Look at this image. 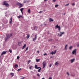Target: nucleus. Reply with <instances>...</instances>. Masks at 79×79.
Masks as SVG:
<instances>
[{"label":"nucleus","mask_w":79,"mask_h":79,"mask_svg":"<svg viewBox=\"0 0 79 79\" xmlns=\"http://www.w3.org/2000/svg\"><path fill=\"white\" fill-rule=\"evenodd\" d=\"M12 36V34H11L10 35L7 34L6 35V40L8 39H9L10 37Z\"/></svg>","instance_id":"nucleus-1"},{"label":"nucleus","mask_w":79,"mask_h":79,"mask_svg":"<svg viewBox=\"0 0 79 79\" xmlns=\"http://www.w3.org/2000/svg\"><path fill=\"white\" fill-rule=\"evenodd\" d=\"M55 29L58 28L59 31H60L61 29V27L60 26H58V25L57 24V25L55 27Z\"/></svg>","instance_id":"nucleus-2"},{"label":"nucleus","mask_w":79,"mask_h":79,"mask_svg":"<svg viewBox=\"0 0 79 79\" xmlns=\"http://www.w3.org/2000/svg\"><path fill=\"white\" fill-rule=\"evenodd\" d=\"M17 5L19 6V8H21V7L23 6V5L19 2L17 3Z\"/></svg>","instance_id":"nucleus-3"},{"label":"nucleus","mask_w":79,"mask_h":79,"mask_svg":"<svg viewBox=\"0 0 79 79\" xmlns=\"http://www.w3.org/2000/svg\"><path fill=\"white\" fill-rule=\"evenodd\" d=\"M3 5H5L6 6H9V4L8 3H6V2H4Z\"/></svg>","instance_id":"nucleus-4"},{"label":"nucleus","mask_w":79,"mask_h":79,"mask_svg":"<svg viewBox=\"0 0 79 79\" xmlns=\"http://www.w3.org/2000/svg\"><path fill=\"white\" fill-rule=\"evenodd\" d=\"M60 33L61 34H60L59 33H58V35H59V37H61L62 36V35L63 34H64V32H62L61 31H60Z\"/></svg>","instance_id":"nucleus-5"},{"label":"nucleus","mask_w":79,"mask_h":79,"mask_svg":"<svg viewBox=\"0 0 79 79\" xmlns=\"http://www.w3.org/2000/svg\"><path fill=\"white\" fill-rule=\"evenodd\" d=\"M77 50V49H75L74 50H73V51L72 53L73 54V55H74L75 53L76 54V51Z\"/></svg>","instance_id":"nucleus-6"},{"label":"nucleus","mask_w":79,"mask_h":79,"mask_svg":"<svg viewBox=\"0 0 79 79\" xmlns=\"http://www.w3.org/2000/svg\"><path fill=\"white\" fill-rule=\"evenodd\" d=\"M43 68H44L45 67V66H46V64H47V63L45 62H44L43 63Z\"/></svg>","instance_id":"nucleus-7"},{"label":"nucleus","mask_w":79,"mask_h":79,"mask_svg":"<svg viewBox=\"0 0 79 79\" xmlns=\"http://www.w3.org/2000/svg\"><path fill=\"white\" fill-rule=\"evenodd\" d=\"M37 39V35H35V38L33 39V41H34Z\"/></svg>","instance_id":"nucleus-8"},{"label":"nucleus","mask_w":79,"mask_h":79,"mask_svg":"<svg viewBox=\"0 0 79 79\" xmlns=\"http://www.w3.org/2000/svg\"><path fill=\"white\" fill-rule=\"evenodd\" d=\"M74 61H75V59H74V58H73V59L70 60V61L71 62V63H73V62H74Z\"/></svg>","instance_id":"nucleus-9"},{"label":"nucleus","mask_w":79,"mask_h":79,"mask_svg":"<svg viewBox=\"0 0 79 79\" xmlns=\"http://www.w3.org/2000/svg\"><path fill=\"white\" fill-rule=\"evenodd\" d=\"M6 52L3 51L1 54V55H3L6 54Z\"/></svg>","instance_id":"nucleus-10"},{"label":"nucleus","mask_w":79,"mask_h":79,"mask_svg":"<svg viewBox=\"0 0 79 79\" xmlns=\"http://www.w3.org/2000/svg\"><path fill=\"white\" fill-rule=\"evenodd\" d=\"M26 44H24V45L23 46V47L22 48V49H24V48L26 47Z\"/></svg>","instance_id":"nucleus-11"},{"label":"nucleus","mask_w":79,"mask_h":79,"mask_svg":"<svg viewBox=\"0 0 79 79\" xmlns=\"http://www.w3.org/2000/svg\"><path fill=\"white\" fill-rule=\"evenodd\" d=\"M68 47V45L67 44H66L65 46V48H64V50H67V47Z\"/></svg>","instance_id":"nucleus-12"},{"label":"nucleus","mask_w":79,"mask_h":79,"mask_svg":"<svg viewBox=\"0 0 79 79\" xmlns=\"http://www.w3.org/2000/svg\"><path fill=\"white\" fill-rule=\"evenodd\" d=\"M49 22H52V21H53V20L51 18H50L49 19Z\"/></svg>","instance_id":"nucleus-13"},{"label":"nucleus","mask_w":79,"mask_h":79,"mask_svg":"<svg viewBox=\"0 0 79 79\" xmlns=\"http://www.w3.org/2000/svg\"><path fill=\"white\" fill-rule=\"evenodd\" d=\"M24 9L23 8H21V9H20V11H21V12L22 13V14H23V9Z\"/></svg>","instance_id":"nucleus-14"},{"label":"nucleus","mask_w":79,"mask_h":79,"mask_svg":"<svg viewBox=\"0 0 79 79\" xmlns=\"http://www.w3.org/2000/svg\"><path fill=\"white\" fill-rule=\"evenodd\" d=\"M30 37V35H29V34H28L27 35V39H29V38Z\"/></svg>","instance_id":"nucleus-15"},{"label":"nucleus","mask_w":79,"mask_h":79,"mask_svg":"<svg viewBox=\"0 0 79 79\" xmlns=\"http://www.w3.org/2000/svg\"><path fill=\"white\" fill-rule=\"evenodd\" d=\"M18 67V64H15V68H16Z\"/></svg>","instance_id":"nucleus-16"},{"label":"nucleus","mask_w":79,"mask_h":79,"mask_svg":"<svg viewBox=\"0 0 79 79\" xmlns=\"http://www.w3.org/2000/svg\"><path fill=\"white\" fill-rule=\"evenodd\" d=\"M18 18H23V16L22 15H19V16H18Z\"/></svg>","instance_id":"nucleus-17"},{"label":"nucleus","mask_w":79,"mask_h":79,"mask_svg":"<svg viewBox=\"0 0 79 79\" xmlns=\"http://www.w3.org/2000/svg\"><path fill=\"white\" fill-rule=\"evenodd\" d=\"M10 74L12 75L11 77H13V76L14 75V74L13 73H10Z\"/></svg>","instance_id":"nucleus-18"},{"label":"nucleus","mask_w":79,"mask_h":79,"mask_svg":"<svg viewBox=\"0 0 79 79\" xmlns=\"http://www.w3.org/2000/svg\"><path fill=\"white\" fill-rule=\"evenodd\" d=\"M50 54H51V55H53V54H54V52H50Z\"/></svg>","instance_id":"nucleus-19"},{"label":"nucleus","mask_w":79,"mask_h":79,"mask_svg":"<svg viewBox=\"0 0 79 79\" xmlns=\"http://www.w3.org/2000/svg\"><path fill=\"white\" fill-rule=\"evenodd\" d=\"M73 48L72 46H70L69 47V50H71V49H72V48Z\"/></svg>","instance_id":"nucleus-20"},{"label":"nucleus","mask_w":79,"mask_h":79,"mask_svg":"<svg viewBox=\"0 0 79 79\" xmlns=\"http://www.w3.org/2000/svg\"><path fill=\"white\" fill-rule=\"evenodd\" d=\"M10 19V24H11V23H12V18H11V19Z\"/></svg>","instance_id":"nucleus-21"},{"label":"nucleus","mask_w":79,"mask_h":79,"mask_svg":"<svg viewBox=\"0 0 79 79\" xmlns=\"http://www.w3.org/2000/svg\"><path fill=\"white\" fill-rule=\"evenodd\" d=\"M40 60V59H36V61L37 62H39V61Z\"/></svg>","instance_id":"nucleus-22"},{"label":"nucleus","mask_w":79,"mask_h":79,"mask_svg":"<svg viewBox=\"0 0 79 79\" xmlns=\"http://www.w3.org/2000/svg\"><path fill=\"white\" fill-rule=\"evenodd\" d=\"M69 3H68L67 4H66L65 5V6H69Z\"/></svg>","instance_id":"nucleus-23"},{"label":"nucleus","mask_w":79,"mask_h":79,"mask_svg":"<svg viewBox=\"0 0 79 79\" xmlns=\"http://www.w3.org/2000/svg\"><path fill=\"white\" fill-rule=\"evenodd\" d=\"M34 29H35V30H37V27H35Z\"/></svg>","instance_id":"nucleus-24"},{"label":"nucleus","mask_w":79,"mask_h":79,"mask_svg":"<svg viewBox=\"0 0 79 79\" xmlns=\"http://www.w3.org/2000/svg\"><path fill=\"white\" fill-rule=\"evenodd\" d=\"M37 65H35V69H37Z\"/></svg>","instance_id":"nucleus-25"},{"label":"nucleus","mask_w":79,"mask_h":79,"mask_svg":"<svg viewBox=\"0 0 79 79\" xmlns=\"http://www.w3.org/2000/svg\"><path fill=\"white\" fill-rule=\"evenodd\" d=\"M55 64V65H57V64H58V62H56Z\"/></svg>","instance_id":"nucleus-26"},{"label":"nucleus","mask_w":79,"mask_h":79,"mask_svg":"<svg viewBox=\"0 0 79 79\" xmlns=\"http://www.w3.org/2000/svg\"><path fill=\"white\" fill-rule=\"evenodd\" d=\"M59 6V5H58V4H57V5H56L55 6V7L56 8V7H58V6Z\"/></svg>","instance_id":"nucleus-27"},{"label":"nucleus","mask_w":79,"mask_h":79,"mask_svg":"<svg viewBox=\"0 0 79 79\" xmlns=\"http://www.w3.org/2000/svg\"><path fill=\"white\" fill-rule=\"evenodd\" d=\"M28 13H30L31 12V10H30V9H29L28 10Z\"/></svg>","instance_id":"nucleus-28"},{"label":"nucleus","mask_w":79,"mask_h":79,"mask_svg":"<svg viewBox=\"0 0 79 79\" xmlns=\"http://www.w3.org/2000/svg\"><path fill=\"white\" fill-rule=\"evenodd\" d=\"M41 70V68H40V69H39L38 70V72H40Z\"/></svg>","instance_id":"nucleus-29"},{"label":"nucleus","mask_w":79,"mask_h":79,"mask_svg":"<svg viewBox=\"0 0 79 79\" xmlns=\"http://www.w3.org/2000/svg\"><path fill=\"white\" fill-rule=\"evenodd\" d=\"M67 74L68 76H69V73L68 72H67Z\"/></svg>","instance_id":"nucleus-30"},{"label":"nucleus","mask_w":79,"mask_h":79,"mask_svg":"<svg viewBox=\"0 0 79 79\" xmlns=\"http://www.w3.org/2000/svg\"><path fill=\"white\" fill-rule=\"evenodd\" d=\"M44 56H47V54L45 53L43 55Z\"/></svg>","instance_id":"nucleus-31"},{"label":"nucleus","mask_w":79,"mask_h":79,"mask_svg":"<svg viewBox=\"0 0 79 79\" xmlns=\"http://www.w3.org/2000/svg\"><path fill=\"white\" fill-rule=\"evenodd\" d=\"M21 69H22L20 68V69H18L17 71H19L21 70Z\"/></svg>","instance_id":"nucleus-32"},{"label":"nucleus","mask_w":79,"mask_h":79,"mask_svg":"<svg viewBox=\"0 0 79 79\" xmlns=\"http://www.w3.org/2000/svg\"><path fill=\"white\" fill-rule=\"evenodd\" d=\"M21 43L20 42H19L18 43V44L19 45H20V44H21Z\"/></svg>","instance_id":"nucleus-33"},{"label":"nucleus","mask_w":79,"mask_h":79,"mask_svg":"<svg viewBox=\"0 0 79 79\" xmlns=\"http://www.w3.org/2000/svg\"><path fill=\"white\" fill-rule=\"evenodd\" d=\"M19 56H17V59L18 60H19Z\"/></svg>","instance_id":"nucleus-34"},{"label":"nucleus","mask_w":79,"mask_h":79,"mask_svg":"<svg viewBox=\"0 0 79 79\" xmlns=\"http://www.w3.org/2000/svg\"><path fill=\"white\" fill-rule=\"evenodd\" d=\"M9 52H10V53H12V51H11V50L9 49Z\"/></svg>","instance_id":"nucleus-35"},{"label":"nucleus","mask_w":79,"mask_h":79,"mask_svg":"<svg viewBox=\"0 0 79 79\" xmlns=\"http://www.w3.org/2000/svg\"><path fill=\"white\" fill-rule=\"evenodd\" d=\"M56 50L54 51V54H55L56 53Z\"/></svg>","instance_id":"nucleus-36"},{"label":"nucleus","mask_w":79,"mask_h":79,"mask_svg":"<svg viewBox=\"0 0 79 79\" xmlns=\"http://www.w3.org/2000/svg\"><path fill=\"white\" fill-rule=\"evenodd\" d=\"M28 47H27L26 49V50H25V52L27 51V50H28Z\"/></svg>","instance_id":"nucleus-37"},{"label":"nucleus","mask_w":79,"mask_h":79,"mask_svg":"<svg viewBox=\"0 0 79 79\" xmlns=\"http://www.w3.org/2000/svg\"><path fill=\"white\" fill-rule=\"evenodd\" d=\"M31 60H29L28 61V64H29V63H30V62H31Z\"/></svg>","instance_id":"nucleus-38"},{"label":"nucleus","mask_w":79,"mask_h":79,"mask_svg":"<svg viewBox=\"0 0 79 79\" xmlns=\"http://www.w3.org/2000/svg\"><path fill=\"white\" fill-rule=\"evenodd\" d=\"M29 69H32V66H31L30 67Z\"/></svg>","instance_id":"nucleus-39"},{"label":"nucleus","mask_w":79,"mask_h":79,"mask_svg":"<svg viewBox=\"0 0 79 79\" xmlns=\"http://www.w3.org/2000/svg\"><path fill=\"white\" fill-rule=\"evenodd\" d=\"M42 11H40V12H39V13H42Z\"/></svg>","instance_id":"nucleus-40"},{"label":"nucleus","mask_w":79,"mask_h":79,"mask_svg":"<svg viewBox=\"0 0 79 79\" xmlns=\"http://www.w3.org/2000/svg\"><path fill=\"white\" fill-rule=\"evenodd\" d=\"M52 79V77H49V79Z\"/></svg>","instance_id":"nucleus-41"},{"label":"nucleus","mask_w":79,"mask_h":79,"mask_svg":"<svg viewBox=\"0 0 79 79\" xmlns=\"http://www.w3.org/2000/svg\"><path fill=\"white\" fill-rule=\"evenodd\" d=\"M72 5H73V6H74V5H75V4L74 3H73L72 4Z\"/></svg>","instance_id":"nucleus-42"},{"label":"nucleus","mask_w":79,"mask_h":79,"mask_svg":"<svg viewBox=\"0 0 79 79\" xmlns=\"http://www.w3.org/2000/svg\"><path fill=\"white\" fill-rule=\"evenodd\" d=\"M77 47H79V44H77Z\"/></svg>","instance_id":"nucleus-43"},{"label":"nucleus","mask_w":79,"mask_h":79,"mask_svg":"<svg viewBox=\"0 0 79 79\" xmlns=\"http://www.w3.org/2000/svg\"><path fill=\"white\" fill-rule=\"evenodd\" d=\"M52 66V64H50L49 66V68H50Z\"/></svg>","instance_id":"nucleus-44"},{"label":"nucleus","mask_w":79,"mask_h":79,"mask_svg":"<svg viewBox=\"0 0 79 79\" xmlns=\"http://www.w3.org/2000/svg\"><path fill=\"white\" fill-rule=\"evenodd\" d=\"M25 77H23L21 79H24Z\"/></svg>","instance_id":"nucleus-45"},{"label":"nucleus","mask_w":79,"mask_h":79,"mask_svg":"<svg viewBox=\"0 0 79 79\" xmlns=\"http://www.w3.org/2000/svg\"><path fill=\"white\" fill-rule=\"evenodd\" d=\"M53 2H56V0H53Z\"/></svg>","instance_id":"nucleus-46"},{"label":"nucleus","mask_w":79,"mask_h":79,"mask_svg":"<svg viewBox=\"0 0 79 79\" xmlns=\"http://www.w3.org/2000/svg\"><path fill=\"white\" fill-rule=\"evenodd\" d=\"M37 75L38 76H40V75H39V73H38L37 74Z\"/></svg>","instance_id":"nucleus-47"},{"label":"nucleus","mask_w":79,"mask_h":79,"mask_svg":"<svg viewBox=\"0 0 79 79\" xmlns=\"http://www.w3.org/2000/svg\"><path fill=\"white\" fill-rule=\"evenodd\" d=\"M27 1H24V3H26V2H27Z\"/></svg>","instance_id":"nucleus-48"},{"label":"nucleus","mask_w":79,"mask_h":79,"mask_svg":"<svg viewBox=\"0 0 79 79\" xmlns=\"http://www.w3.org/2000/svg\"><path fill=\"white\" fill-rule=\"evenodd\" d=\"M53 56H50V58H53Z\"/></svg>","instance_id":"nucleus-49"},{"label":"nucleus","mask_w":79,"mask_h":79,"mask_svg":"<svg viewBox=\"0 0 79 79\" xmlns=\"http://www.w3.org/2000/svg\"><path fill=\"white\" fill-rule=\"evenodd\" d=\"M40 67H38L37 69H39L40 68Z\"/></svg>","instance_id":"nucleus-50"},{"label":"nucleus","mask_w":79,"mask_h":79,"mask_svg":"<svg viewBox=\"0 0 79 79\" xmlns=\"http://www.w3.org/2000/svg\"><path fill=\"white\" fill-rule=\"evenodd\" d=\"M64 15H66V13H64Z\"/></svg>","instance_id":"nucleus-51"},{"label":"nucleus","mask_w":79,"mask_h":79,"mask_svg":"<svg viewBox=\"0 0 79 79\" xmlns=\"http://www.w3.org/2000/svg\"><path fill=\"white\" fill-rule=\"evenodd\" d=\"M37 52V53H39V51H38Z\"/></svg>","instance_id":"nucleus-52"},{"label":"nucleus","mask_w":79,"mask_h":79,"mask_svg":"<svg viewBox=\"0 0 79 79\" xmlns=\"http://www.w3.org/2000/svg\"><path fill=\"white\" fill-rule=\"evenodd\" d=\"M47 0H44V2H46V1H47Z\"/></svg>","instance_id":"nucleus-53"},{"label":"nucleus","mask_w":79,"mask_h":79,"mask_svg":"<svg viewBox=\"0 0 79 79\" xmlns=\"http://www.w3.org/2000/svg\"><path fill=\"white\" fill-rule=\"evenodd\" d=\"M45 79V78H42V79Z\"/></svg>","instance_id":"nucleus-54"},{"label":"nucleus","mask_w":79,"mask_h":79,"mask_svg":"<svg viewBox=\"0 0 79 79\" xmlns=\"http://www.w3.org/2000/svg\"><path fill=\"white\" fill-rule=\"evenodd\" d=\"M72 76H74L73 75H72Z\"/></svg>","instance_id":"nucleus-55"},{"label":"nucleus","mask_w":79,"mask_h":79,"mask_svg":"<svg viewBox=\"0 0 79 79\" xmlns=\"http://www.w3.org/2000/svg\"><path fill=\"white\" fill-rule=\"evenodd\" d=\"M51 40H52V39H51Z\"/></svg>","instance_id":"nucleus-56"},{"label":"nucleus","mask_w":79,"mask_h":79,"mask_svg":"<svg viewBox=\"0 0 79 79\" xmlns=\"http://www.w3.org/2000/svg\"><path fill=\"white\" fill-rule=\"evenodd\" d=\"M45 25H46V24H45Z\"/></svg>","instance_id":"nucleus-57"},{"label":"nucleus","mask_w":79,"mask_h":79,"mask_svg":"<svg viewBox=\"0 0 79 79\" xmlns=\"http://www.w3.org/2000/svg\"><path fill=\"white\" fill-rule=\"evenodd\" d=\"M41 26H42V25H41Z\"/></svg>","instance_id":"nucleus-58"}]
</instances>
